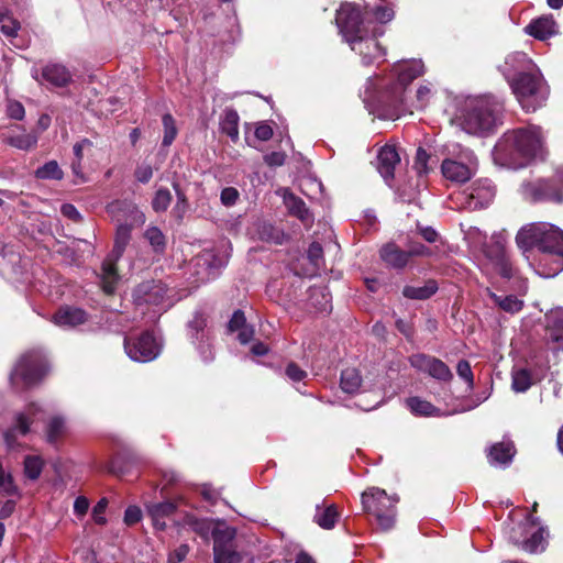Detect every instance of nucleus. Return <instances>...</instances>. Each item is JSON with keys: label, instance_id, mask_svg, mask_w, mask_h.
I'll return each mask as SVG.
<instances>
[{"label": "nucleus", "instance_id": "obj_1", "mask_svg": "<svg viewBox=\"0 0 563 563\" xmlns=\"http://www.w3.org/2000/svg\"><path fill=\"white\" fill-rule=\"evenodd\" d=\"M496 158L510 168H521L548 155L545 137L540 126L528 125L504 133L495 145Z\"/></svg>", "mask_w": 563, "mask_h": 563}, {"label": "nucleus", "instance_id": "obj_2", "mask_svg": "<svg viewBox=\"0 0 563 563\" xmlns=\"http://www.w3.org/2000/svg\"><path fill=\"white\" fill-rule=\"evenodd\" d=\"M516 243L523 252L537 247L541 253L553 255L549 268L539 271L543 277H554L563 271V231L548 222H534L522 227L517 235Z\"/></svg>", "mask_w": 563, "mask_h": 563}, {"label": "nucleus", "instance_id": "obj_3", "mask_svg": "<svg viewBox=\"0 0 563 563\" xmlns=\"http://www.w3.org/2000/svg\"><path fill=\"white\" fill-rule=\"evenodd\" d=\"M504 111V103L496 97L484 96L465 102L459 124L468 134H482L492 131Z\"/></svg>", "mask_w": 563, "mask_h": 563}, {"label": "nucleus", "instance_id": "obj_4", "mask_svg": "<svg viewBox=\"0 0 563 563\" xmlns=\"http://www.w3.org/2000/svg\"><path fill=\"white\" fill-rule=\"evenodd\" d=\"M335 22L351 49L363 53L365 43L360 40V36L368 34L376 25L369 19V12L367 10L363 12L356 4L343 3L336 11Z\"/></svg>", "mask_w": 563, "mask_h": 563}, {"label": "nucleus", "instance_id": "obj_5", "mask_svg": "<svg viewBox=\"0 0 563 563\" xmlns=\"http://www.w3.org/2000/svg\"><path fill=\"white\" fill-rule=\"evenodd\" d=\"M512 92L521 107L527 111H534L548 98V87L537 66L509 79Z\"/></svg>", "mask_w": 563, "mask_h": 563}, {"label": "nucleus", "instance_id": "obj_6", "mask_svg": "<svg viewBox=\"0 0 563 563\" xmlns=\"http://www.w3.org/2000/svg\"><path fill=\"white\" fill-rule=\"evenodd\" d=\"M47 372V360L41 350H32L23 354L10 375L14 389L23 390L37 384Z\"/></svg>", "mask_w": 563, "mask_h": 563}, {"label": "nucleus", "instance_id": "obj_7", "mask_svg": "<svg viewBox=\"0 0 563 563\" xmlns=\"http://www.w3.org/2000/svg\"><path fill=\"white\" fill-rule=\"evenodd\" d=\"M397 501V498L377 487L362 494L364 510L376 518L379 528L384 531L391 529L395 525Z\"/></svg>", "mask_w": 563, "mask_h": 563}, {"label": "nucleus", "instance_id": "obj_8", "mask_svg": "<svg viewBox=\"0 0 563 563\" xmlns=\"http://www.w3.org/2000/svg\"><path fill=\"white\" fill-rule=\"evenodd\" d=\"M131 231L132 225L126 223H120L117 227L113 250L102 263L100 275L101 285L104 292L109 295L114 291L115 285L119 280L117 262L122 256L126 245L131 240Z\"/></svg>", "mask_w": 563, "mask_h": 563}, {"label": "nucleus", "instance_id": "obj_9", "mask_svg": "<svg viewBox=\"0 0 563 563\" xmlns=\"http://www.w3.org/2000/svg\"><path fill=\"white\" fill-rule=\"evenodd\" d=\"M450 154L454 157L445 158L441 164V172L445 179L464 184L468 181L476 170V156L468 148H461L459 144H453Z\"/></svg>", "mask_w": 563, "mask_h": 563}, {"label": "nucleus", "instance_id": "obj_10", "mask_svg": "<svg viewBox=\"0 0 563 563\" xmlns=\"http://www.w3.org/2000/svg\"><path fill=\"white\" fill-rule=\"evenodd\" d=\"M556 175L551 178H539L532 181L523 183L521 192L529 202H563V190L560 187Z\"/></svg>", "mask_w": 563, "mask_h": 563}, {"label": "nucleus", "instance_id": "obj_11", "mask_svg": "<svg viewBox=\"0 0 563 563\" xmlns=\"http://www.w3.org/2000/svg\"><path fill=\"white\" fill-rule=\"evenodd\" d=\"M543 532V528H537L533 521H527L511 529L509 541L528 553L542 552L545 549Z\"/></svg>", "mask_w": 563, "mask_h": 563}, {"label": "nucleus", "instance_id": "obj_12", "mask_svg": "<svg viewBox=\"0 0 563 563\" xmlns=\"http://www.w3.org/2000/svg\"><path fill=\"white\" fill-rule=\"evenodd\" d=\"M124 350L131 360L145 363L158 356L161 346L154 335L146 331L136 338H125Z\"/></svg>", "mask_w": 563, "mask_h": 563}, {"label": "nucleus", "instance_id": "obj_13", "mask_svg": "<svg viewBox=\"0 0 563 563\" xmlns=\"http://www.w3.org/2000/svg\"><path fill=\"white\" fill-rule=\"evenodd\" d=\"M482 252L498 275L506 279L514 277L515 271L506 256L505 241L500 235H493L489 242H485Z\"/></svg>", "mask_w": 563, "mask_h": 563}, {"label": "nucleus", "instance_id": "obj_14", "mask_svg": "<svg viewBox=\"0 0 563 563\" xmlns=\"http://www.w3.org/2000/svg\"><path fill=\"white\" fill-rule=\"evenodd\" d=\"M424 66L421 60L412 59L398 67L397 82L388 92V103L397 108L404 101L405 88L417 77L423 74Z\"/></svg>", "mask_w": 563, "mask_h": 563}, {"label": "nucleus", "instance_id": "obj_15", "mask_svg": "<svg viewBox=\"0 0 563 563\" xmlns=\"http://www.w3.org/2000/svg\"><path fill=\"white\" fill-rule=\"evenodd\" d=\"M410 365L416 369L427 373L432 378L440 382H451L453 374L450 367L440 358L431 355L418 353L409 357Z\"/></svg>", "mask_w": 563, "mask_h": 563}, {"label": "nucleus", "instance_id": "obj_16", "mask_svg": "<svg viewBox=\"0 0 563 563\" xmlns=\"http://www.w3.org/2000/svg\"><path fill=\"white\" fill-rule=\"evenodd\" d=\"M42 409L35 405L31 404L27 406L25 411L19 412L15 416V421L12 427H10L5 432L3 433L5 444L13 449L18 442L16 438L19 435H26L31 430V424L34 422L35 418H37V415L41 413Z\"/></svg>", "mask_w": 563, "mask_h": 563}, {"label": "nucleus", "instance_id": "obj_17", "mask_svg": "<svg viewBox=\"0 0 563 563\" xmlns=\"http://www.w3.org/2000/svg\"><path fill=\"white\" fill-rule=\"evenodd\" d=\"M467 208L472 210L488 207L495 198V186L488 179H479L464 192Z\"/></svg>", "mask_w": 563, "mask_h": 563}, {"label": "nucleus", "instance_id": "obj_18", "mask_svg": "<svg viewBox=\"0 0 563 563\" xmlns=\"http://www.w3.org/2000/svg\"><path fill=\"white\" fill-rule=\"evenodd\" d=\"M229 253L227 250L212 249L203 250L195 257L196 266L205 268L201 279H210L216 277L218 269L228 264Z\"/></svg>", "mask_w": 563, "mask_h": 563}, {"label": "nucleus", "instance_id": "obj_19", "mask_svg": "<svg viewBox=\"0 0 563 563\" xmlns=\"http://www.w3.org/2000/svg\"><path fill=\"white\" fill-rule=\"evenodd\" d=\"M167 289L164 284L155 280H146L141 283L133 292L136 305L158 306L163 303Z\"/></svg>", "mask_w": 563, "mask_h": 563}, {"label": "nucleus", "instance_id": "obj_20", "mask_svg": "<svg viewBox=\"0 0 563 563\" xmlns=\"http://www.w3.org/2000/svg\"><path fill=\"white\" fill-rule=\"evenodd\" d=\"M383 34L382 27L374 25L368 34L360 36V40L365 43L362 52H355L362 57L364 65H371L385 55L384 48L377 41V37Z\"/></svg>", "mask_w": 563, "mask_h": 563}, {"label": "nucleus", "instance_id": "obj_21", "mask_svg": "<svg viewBox=\"0 0 563 563\" xmlns=\"http://www.w3.org/2000/svg\"><path fill=\"white\" fill-rule=\"evenodd\" d=\"M400 163V157L395 146L385 145L377 154V170L390 186L395 176V168Z\"/></svg>", "mask_w": 563, "mask_h": 563}, {"label": "nucleus", "instance_id": "obj_22", "mask_svg": "<svg viewBox=\"0 0 563 563\" xmlns=\"http://www.w3.org/2000/svg\"><path fill=\"white\" fill-rule=\"evenodd\" d=\"M87 320L88 314L85 310L70 306L60 307L52 317V321L64 329L84 324Z\"/></svg>", "mask_w": 563, "mask_h": 563}, {"label": "nucleus", "instance_id": "obj_23", "mask_svg": "<svg viewBox=\"0 0 563 563\" xmlns=\"http://www.w3.org/2000/svg\"><path fill=\"white\" fill-rule=\"evenodd\" d=\"M146 512L157 530L166 529V519L174 515L177 509L175 501L148 503L145 505Z\"/></svg>", "mask_w": 563, "mask_h": 563}, {"label": "nucleus", "instance_id": "obj_24", "mask_svg": "<svg viewBox=\"0 0 563 563\" xmlns=\"http://www.w3.org/2000/svg\"><path fill=\"white\" fill-rule=\"evenodd\" d=\"M534 66L537 65L527 56V54L522 52H515L506 57L505 65L501 70L505 77L509 80L511 76L514 78L528 69L533 70Z\"/></svg>", "mask_w": 563, "mask_h": 563}, {"label": "nucleus", "instance_id": "obj_25", "mask_svg": "<svg viewBox=\"0 0 563 563\" xmlns=\"http://www.w3.org/2000/svg\"><path fill=\"white\" fill-rule=\"evenodd\" d=\"M213 538V551L234 545L236 530L223 521H217L211 531Z\"/></svg>", "mask_w": 563, "mask_h": 563}, {"label": "nucleus", "instance_id": "obj_26", "mask_svg": "<svg viewBox=\"0 0 563 563\" xmlns=\"http://www.w3.org/2000/svg\"><path fill=\"white\" fill-rule=\"evenodd\" d=\"M380 257L394 268H404L409 262V253L401 250L395 243H387L380 249Z\"/></svg>", "mask_w": 563, "mask_h": 563}, {"label": "nucleus", "instance_id": "obj_27", "mask_svg": "<svg viewBox=\"0 0 563 563\" xmlns=\"http://www.w3.org/2000/svg\"><path fill=\"white\" fill-rule=\"evenodd\" d=\"M439 289L434 279H428L422 285H407L402 289V296L411 300H427Z\"/></svg>", "mask_w": 563, "mask_h": 563}, {"label": "nucleus", "instance_id": "obj_28", "mask_svg": "<svg viewBox=\"0 0 563 563\" xmlns=\"http://www.w3.org/2000/svg\"><path fill=\"white\" fill-rule=\"evenodd\" d=\"M216 522L209 519L198 518L192 514H185L178 525L197 533L202 539H208Z\"/></svg>", "mask_w": 563, "mask_h": 563}, {"label": "nucleus", "instance_id": "obj_29", "mask_svg": "<svg viewBox=\"0 0 563 563\" xmlns=\"http://www.w3.org/2000/svg\"><path fill=\"white\" fill-rule=\"evenodd\" d=\"M526 32L538 40H547L555 33V22L552 18L541 16L526 26Z\"/></svg>", "mask_w": 563, "mask_h": 563}, {"label": "nucleus", "instance_id": "obj_30", "mask_svg": "<svg viewBox=\"0 0 563 563\" xmlns=\"http://www.w3.org/2000/svg\"><path fill=\"white\" fill-rule=\"evenodd\" d=\"M42 77L49 84L63 87L70 81V73L60 64H49L42 69Z\"/></svg>", "mask_w": 563, "mask_h": 563}, {"label": "nucleus", "instance_id": "obj_31", "mask_svg": "<svg viewBox=\"0 0 563 563\" xmlns=\"http://www.w3.org/2000/svg\"><path fill=\"white\" fill-rule=\"evenodd\" d=\"M38 135L35 132H21L18 133L14 130H11L5 136V143L10 146L21 150V151H30L34 148L37 144Z\"/></svg>", "mask_w": 563, "mask_h": 563}, {"label": "nucleus", "instance_id": "obj_32", "mask_svg": "<svg viewBox=\"0 0 563 563\" xmlns=\"http://www.w3.org/2000/svg\"><path fill=\"white\" fill-rule=\"evenodd\" d=\"M515 452L511 442H500L492 446L488 459L490 464L507 465L511 462Z\"/></svg>", "mask_w": 563, "mask_h": 563}, {"label": "nucleus", "instance_id": "obj_33", "mask_svg": "<svg viewBox=\"0 0 563 563\" xmlns=\"http://www.w3.org/2000/svg\"><path fill=\"white\" fill-rule=\"evenodd\" d=\"M547 333L553 342H563V309L552 310L547 314Z\"/></svg>", "mask_w": 563, "mask_h": 563}, {"label": "nucleus", "instance_id": "obj_34", "mask_svg": "<svg viewBox=\"0 0 563 563\" xmlns=\"http://www.w3.org/2000/svg\"><path fill=\"white\" fill-rule=\"evenodd\" d=\"M339 519V511L335 505H329L325 507L317 506L314 514V522L322 529L330 530L334 528Z\"/></svg>", "mask_w": 563, "mask_h": 563}, {"label": "nucleus", "instance_id": "obj_35", "mask_svg": "<svg viewBox=\"0 0 563 563\" xmlns=\"http://www.w3.org/2000/svg\"><path fill=\"white\" fill-rule=\"evenodd\" d=\"M362 386V376L354 367H349L342 371L340 387L346 394H355Z\"/></svg>", "mask_w": 563, "mask_h": 563}, {"label": "nucleus", "instance_id": "obj_36", "mask_svg": "<svg viewBox=\"0 0 563 563\" xmlns=\"http://www.w3.org/2000/svg\"><path fill=\"white\" fill-rule=\"evenodd\" d=\"M221 131L232 141L239 139V114L234 109H225L220 122Z\"/></svg>", "mask_w": 563, "mask_h": 563}, {"label": "nucleus", "instance_id": "obj_37", "mask_svg": "<svg viewBox=\"0 0 563 563\" xmlns=\"http://www.w3.org/2000/svg\"><path fill=\"white\" fill-rule=\"evenodd\" d=\"M286 205L289 212L297 217L305 225H310L313 222V218L306 207V203L298 197L290 196L286 198Z\"/></svg>", "mask_w": 563, "mask_h": 563}, {"label": "nucleus", "instance_id": "obj_38", "mask_svg": "<svg viewBox=\"0 0 563 563\" xmlns=\"http://www.w3.org/2000/svg\"><path fill=\"white\" fill-rule=\"evenodd\" d=\"M257 238L264 242H271L274 244H283L285 241V233L267 222H261L256 229Z\"/></svg>", "mask_w": 563, "mask_h": 563}, {"label": "nucleus", "instance_id": "obj_39", "mask_svg": "<svg viewBox=\"0 0 563 563\" xmlns=\"http://www.w3.org/2000/svg\"><path fill=\"white\" fill-rule=\"evenodd\" d=\"M490 297L494 300V303L506 312L517 313L523 308V301L515 295L498 296L492 292Z\"/></svg>", "mask_w": 563, "mask_h": 563}, {"label": "nucleus", "instance_id": "obj_40", "mask_svg": "<svg viewBox=\"0 0 563 563\" xmlns=\"http://www.w3.org/2000/svg\"><path fill=\"white\" fill-rule=\"evenodd\" d=\"M531 373L526 368L514 369L511 373V388L516 393H525L532 386Z\"/></svg>", "mask_w": 563, "mask_h": 563}, {"label": "nucleus", "instance_id": "obj_41", "mask_svg": "<svg viewBox=\"0 0 563 563\" xmlns=\"http://www.w3.org/2000/svg\"><path fill=\"white\" fill-rule=\"evenodd\" d=\"M206 327L207 319L201 313H196L192 320L189 321L188 330L194 343H196V341L203 343L205 339L208 340V335L205 332Z\"/></svg>", "mask_w": 563, "mask_h": 563}, {"label": "nucleus", "instance_id": "obj_42", "mask_svg": "<svg viewBox=\"0 0 563 563\" xmlns=\"http://www.w3.org/2000/svg\"><path fill=\"white\" fill-rule=\"evenodd\" d=\"M309 301L312 307L322 312L331 308L329 294L321 287L310 288Z\"/></svg>", "mask_w": 563, "mask_h": 563}, {"label": "nucleus", "instance_id": "obj_43", "mask_svg": "<svg viewBox=\"0 0 563 563\" xmlns=\"http://www.w3.org/2000/svg\"><path fill=\"white\" fill-rule=\"evenodd\" d=\"M35 177L44 180H60L64 173L56 161H49L35 170Z\"/></svg>", "mask_w": 563, "mask_h": 563}, {"label": "nucleus", "instance_id": "obj_44", "mask_svg": "<svg viewBox=\"0 0 563 563\" xmlns=\"http://www.w3.org/2000/svg\"><path fill=\"white\" fill-rule=\"evenodd\" d=\"M144 238L150 243L154 252L163 253L166 247V238L157 227H148L144 232Z\"/></svg>", "mask_w": 563, "mask_h": 563}, {"label": "nucleus", "instance_id": "obj_45", "mask_svg": "<svg viewBox=\"0 0 563 563\" xmlns=\"http://www.w3.org/2000/svg\"><path fill=\"white\" fill-rule=\"evenodd\" d=\"M23 465L25 476L31 481H35L43 471L44 461L38 455H26Z\"/></svg>", "mask_w": 563, "mask_h": 563}, {"label": "nucleus", "instance_id": "obj_46", "mask_svg": "<svg viewBox=\"0 0 563 563\" xmlns=\"http://www.w3.org/2000/svg\"><path fill=\"white\" fill-rule=\"evenodd\" d=\"M407 406L411 412L418 416H434L439 411L431 402L422 400L419 397L407 399Z\"/></svg>", "mask_w": 563, "mask_h": 563}, {"label": "nucleus", "instance_id": "obj_47", "mask_svg": "<svg viewBox=\"0 0 563 563\" xmlns=\"http://www.w3.org/2000/svg\"><path fill=\"white\" fill-rule=\"evenodd\" d=\"M66 431V423L63 417H53L46 428V438L49 443H55Z\"/></svg>", "mask_w": 563, "mask_h": 563}, {"label": "nucleus", "instance_id": "obj_48", "mask_svg": "<svg viewBox=\"0 0 563 563\" xmlns=\"http://www.w3.org/2000/svg\"><path fill=\"white\" fill-rule=\"evenodd\" d=\"M0 29L8 37H14L20 30V23L12 18L7 9H0Z\"/></svg>", "mask_w": 563, "mask_h": 563}, {"label": "nucleus", "instance_id": "obj_49", "mask_svg": "<svg viewBox=\"0 0 563 563\" xmlns=\"http://www.w3.org/2000/svg\"><path fill=\"white\" fill-rule=\"evenodd\" d=\"M214 563H240L242 554L235 545L213 551Z\"/></svg>", "mask_w": 563, "mask_h": 563}, {"label": "nucleus", "instance_id": "obj_50", "mask_svg": "<svg viewBox=\"0 0 563 563\" xmlns=\"http://www.w3.org/2000/svg\"><path fill=\"white\" fill-rule=\"evenodd\" d=\"M107 210L113 217L120 211H130L131 213H134V220L141 223H143L145 219L144 214L139 211L135 206L124 201H113L108 205Z\"/></svg>", "mask_w": 563, "mask_h": 563}, {"label": "nucleus", "instance_id": "obj_51", "mask_svg": "<svg viewBox=\"0 0 563 563\" xmlns=\"http://www.w3.org/2000/svg\"><path fill=\"white\" fill-rule=\"evenodd\" d=\"M172 199V194L167 188L157 189L152 200L153 210L155 212H165L168 209Z\"/></svg>", "mask_w": 563, "mask_h": 563}, {"label": "nucleus", "instance_id": "obj_52", "mask_svg": "<svg viewBox=\"0 0 563 563\" xmlns=\"http://www.w3.org/2000/svg\"><path fill=\"white\" fill-rule=\"evenodd\" d=\"M163 128H164V136H163V145L169 146L177 136V128L175 119L172 114L166 113L162 118Z\"/></svg>", "mask_w": 563, "mask_h": 563}, {"label": "nucleus", "instance_id": "obj_53", "mask_svg": "<svg viewBox=\"0 0 563 563\" xmlns=\"http://www.w3.org/2000/svg\"><path fill=\"white\" fill-rule=\"evenodd\" d=\"M173 188L175 189L177 196V202L173 208V214L177 219L181 220L188 209V201L185 192L180 189L177 183H173Z\"/></svg>", "mask_w": 563, "mask_h": 563}, {"label": "nucleus", "instance_id": "obj_54", "mask_svg": "<svg viewBox=\"0 0 563 563\" xmlns=\"http://www.w3.org/2000/svg\"><path fill=\"white\" fill-rule=\"evenodd\" d=\"M369 12V19L377 25L378 23H387L393 20L394 11L391 8L386 5H378L373 10H367Z\"/></svg>", "mask_w": 563, "mask_h": 563}, {"label": "nucleus", "instance_id": "obj_55", "mask_svg": "<svg viewBox=\"0 0 563 563\" xmlns=\"http://www.w3.org/2000/svg\"><path fill=\"white\" fill-rule=\"evenodd\" d=\"M307 256L310 263L314 267L319 268L323 263V249L321 244L318 242L311 243L308 249Z\"/></svg>", "mask_w": 563, "mask_h": 563}, {"label": "nucleus", "instance_id": "obj_56", "mask_svg": "<svg viewBox=\"0 0 563 563\" xmlns=\"http://www.w3.org/2000/svg\"><path fill=\"white\" fill-rule=\"evenodd\" d=\"M456 373L467 383L468 388L472 389L474 386V375L471 368V364L466 360L459 361L456 365Z\"/></svg>", "mask_w": 563, "mask_h": 563}, {"label": "nucleus", "instance_id": "obj_57", "mask_svg": "<svg viewBox=\"0 0 563 563\" xmlns=\"http://www.w3.org/2000/svg\"><path fill=\"white\" fill-rule=\"evenodd\" d=\"M239 190L234 187H225L221 190L220 200L223 206L232 207L239 200Z\"/></svg>", "mask_w": 563, "mask_h": 563}, {"label": "nucleus", "instance_id": "obj_58", "mask_svg": "<svg viewBox=\"0 0 563 563\" xmlns=\"http://www.w3.org/2000/svg\"><path fill=\"white\" fill-rule=\"evenodd\" d=\"M286 376L294 383L301 382L307 377V372L301 369L296 363L290 362L285 369Z\"/></svg>", "mask_w": 563, "mask_h": 563}, {"label": "nucleus", "instance_id": "obj_59", "mask_svg": "<svg viewBox=\"0 0 563 563\" xmlns=\"http://www.w3.org/2000/svg\"><path fill=\"white\" fill-rule=\"evenodd\" d=\"M7 115L10 119L22 120L25 115L23 104L19 101L10 100L7 104Z\"/></svg>", "mask_w": 563, "mask_h": 563}, {"label": "nucleus", "instance_id": "obj_60", "mask_svg": "<svg viewBox=\"0 0 563 563\" xmlns=\"http://www.w3.org/2000/svg\"><path fill=\"white\" fill-rule=\"evenodd\" d=\"M107 506H108V500L107 498H101L97 505L93 507L92 509V518H93V521L97 523V525H100V526H103L106 525L107 522V519L106 517L103 516L106 509H107Z\"/></svg>", "mask_w": 563, "mask_h": 563}, {"label": "nucleus", "instance_id": "obj_61", "mask_svg": "<svg viewBox=\"0 0 563 563\" xmlns=\"http://www.w3.org/2000/svg\"><path fill=\"white\" fill-rule=\"evenodd\" d=\"M430 159V155L421 147L417 150L415 167L419 174L428 173V161Z\"/></svg>", "mask_w": 563, "mask_h": 563}, {"label": "nucleus", "instance_id": "obj_62", "mask_svg": "<svg viewBox=\"0 0 563 563\" xmlns=\"http://www.w3.org/2000/svg\"><path fill=\"white\" fill-rule=\"evenodd\" d=\"M0 489L9 495L15 493V486L13 484L12 476L4 472L1 464H0Z\"/></svg>", "mask_w": 563, "mask_h": 563}, {"label": "nucleus", "instance_id": "obj_63", "mask_svg": "<svg viewBox=\"0 0 563 563\" xmlns=\"http://www.w3.org/2000/svg\"><path fill=\"white\" fill-rule=\"evenodd\" d=\"M134 176L140 183L147 184L153 176V169L151 165L142 164L136 167Z\"/></svg>", "mask_w": 563, "mask_h": 563}, {"label": "nucleus", "instance_id": "obj_64", "mask_svg": "<svg viewBox=\"0 0 563 563\" xmlns=\"http://www.w3.org/2000/svg\"><path fill=\"white\" fill-rule=\"evenodd\" d=\"M142 518V511L136 506H130L126 508L124 512V522L129 526H132L139 522Z\"/></svg>", "mask_w": 563, "mask_h": 563}]
</instances>
